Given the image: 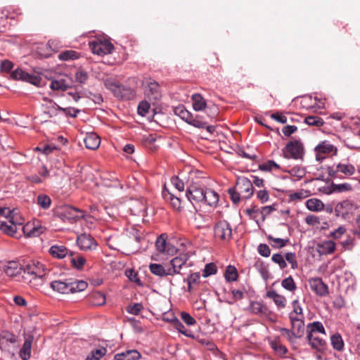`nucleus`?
<instances>
[{
  "instance_id": "0e129e2a",
  "label": "nucleus",
  "mask_w": 360,
  "mask_h": 360,
  "mask_svg": "<svg viewBox=\"0 0 360 360\" xmlns=\"http://www.w3.org/2000/svg\"><path fill=\"white\" fill-rule=\"evenodd\" d=\"M217 271L216 265L214 263L207 264L205 266L202 276L207 278L210 276L214 275Z\"/></svg>"
},
{
  "instance_id": "7c9ffc66",
  "label": "nucleus",
  "mask_w": 360,
  "mask_h": 360,
  "mask_svg": "<svg viewBox=\"0 0 360 360\" xmlns=\"http://www.w3.org/2000/svg\"><path fill=\"white\" fill-rule=\"evenodd\" d=\"M162 195L166 200H169L172 206L175 210H179L181 207V200L179 198L175 196L174 194L171 193L168 189H167L165 186L164 189L162 191Z\"/></svg>"
},
{
  "instance_id": "6ab92c4d",
  "label": "nucleus",
  "mask_w": 360,
  "mask_h": 360,
  "mask_svg": "<svg viewBox=\"0 0 360 360\" xmlns=\"http://www.w3.org/2000/svg\"><path fill=\"white\" fill-rule=\"evenodd\" d=\"M192 224L197 229H202L208 226L210 224V217L203 215L195 210L191 218Z\"/></svg>"
},
{
  "instance_id": "680f3d73",
  "label": "nucleus",
  "mask_w": 360,
  "mask_h": 360,
  "mask_svg": "<svg viewBox=\"0 0 360 360\" xmlns=\"http://www.w3.org/2000/svg\"><path fill=\"white\" fill-rule=\"evenodd\" d=\"M150 109V103L146 101H142L138 105V113L141 116H146Z\"/></svg>"
},
{
  "instance_id": "69168bd1",
  "label": "nucleus",
  "mask_w": 360,
  "mask_h": 360,
  "mask_svg": "<svg viewBox=\"0 0 360 360\" xmlns=\"http://www.w3.org/2000/svg\"><path fill=\"white\" fill-rule=\"evenodd\" d=\"M78 58V53L74 51H65L60 53L59 58L62 60H68Z\"/></svg>"
},
{
  "instance_id": "13d9d810",
  "label": "nucleus",
  "mask_w": 360,
  "mask_h": 360,
  "mask_svg": "<svg viewBox=\"0 0 360 360\" xmlns=\"http://www.w3.org/2000/svg\"><path fill=\"white\" fill-rule=\"evenodd\" d=\"M288 173L297 178L298 180L302 179L306 174L305 169L300 167H294L288 171Z\"/></svg>"
},
{
  "instance_id": "3c124183",
  "label": "nucleus",
  "mask_w": 360,
  "mask_h": 360,
  "mask_svg": "<svg viewBox=\"0 0 360 360\" xmlns=\"http://www.w3.org/2000/svg\"><path fill=\"white\" fill-rule=\"evenodd\" d=\"M125 274L130 281L136 283L139 286L143 285V283L139 278L138 274L134 269H127L125 272Z\"/></svg>"
},
{
  "instance_id": "4be33fe9",
  "label": "nucleus",
  "mask_w": 360,
  "mask_h": 360,
  "mask_svg": "<svg viewBox=\"0 0 360 360\" xmlns=\"http://www.w3.org/2000/svg\"><path fill=\"white\" fill-rule=\"evenodd\" d=\"M85 146L88 149L96 150L101 144V139L96 133H89L84 138Z\"/></svg>"
},
{
  "instance_id": "4d7b16f0",
  "label": "nucleus",
  "mask_w": 360,
  "mask_h": 360,
  "mask_svg": "<svg viewBox=\"0 0 360 360\" xmlns=\"http://www.w3.org/2000/svg\"><path fill=\"white\" fill-rule=\"evenodd\" d=\"M20 270L21 269L20 268L18 269V264L14 262H10L8 266L6 268L5 273L8 276H14L20 273Z\"/></svg>"
},
{
  "instance_id": "de8ad7c7",
  "label": "nucleus",
  "mask_w": 360,
  "mask_h": 360,
  "mask_svg": "<svg viewBox=\"0 0 360 360\" xmlns=\"http://www.w3.org/2000/svg\"><path fill=\"white\" fill-rule=\"evenodd\" d=\"M291 327L292 330L297 334L299 337L304 332V320L302 319H295L294 322L291 323Z\"/></svg>"
},
{
  "instance_id": "8fccbe9b",
  "label": "nucleus",
  "mask_w": 360,
  "mask_h": 360,
  "mask_svg": "<svg viewBox=\"0 0 360 360\" xmlns=\"http://www.w3.org/2000/svg\"><path fill=\"white\" fill-rule=\"evenodd\" d=\"M304 122L309 126L321 127L324 122L322 118L319 116H307L305 117Z\"/></svg>"
},
{
  "instance_id": "2eb2a0df",
  "label": "nucleus",
  "mask_w": 360,
  "mask_h": 360,
  "mask_svg": "<svg viewBox=\"0 0 360 360\" xmlns=\"http://www.w3.org/2000/svg\"><path fill=\"white\" fill-rule=\"evenodd\" d=\"M44 101L46 103L42 104L41 111L42 115L46 118H52L56 117L59 112L60 107L58 105L53 101L44 98Z\"/></svg>"
},
{
  "instance_id": "09e8293b",
  "label": "nucleus",
  "mask_w": 360,
  "mask_h": 360,
  "mask_svg": "<svg viewBox=\"0 0 360 360\" xmlns=\"http://www.w3.org/2000/svg\"><path fill=\"white\" fill-rule=\"evenodd\" d=\"M334 146L327 142H322L315 148V150L317 153H321L323 154H328L333 152Z\"/></svg>"
},
{
  "instance_id": "0eeeda50",
  "label": "nucleus",
  "mask_w": 360,
  "mask_h": 360,
  "mask_svg": "<svg viewBox=\"0 0 360 360\" xmlns=\"http://www.w3.org/2000/svg\"><path fill=\"white\" fill-rule=\"evenodd\" d=\"M145 96L150 100L156 101L162 96L159 84L150 78L146 79L143 82Z\"/></svg>"
},
{
  "instance_id": "052dcab7",
  "label": "nucleus",
  "mask_w": 360,
  "mask_h": 360,
  "mask_svg": "<svg viewBox=\"0 0 360 360\" xmlns=\"http://www.w3.org/2000/svg\"><path fill=\"white\" fill-rule=\"evenodd\" d=\"M271 260L274 263L277 264L281 269H283L287 266V263L285 260V258L281 254H274L271 257Z\"/></svg>"
},
{
  "instance_id": "dca6fc26",
  "label": "nucleus",
  "mask_w": 360,
  "mask_h": 360,
  "mask_svg": "<svg viewBox=\"0 0 360 360\" xmlns=\"http://www.w3.org/2000/svg\"><path fill=\"white\" fill-rule=\"evenodd\" d=\"M311 289L321 297H325L328 295V287L323 283L322 278L319 277L311 278L309 280Z\"/></svg>"
},
{
  "instance_id": "c03bdc74",
  "label": "nucleus",
  "mask_w": 360,
  "mask_h": 360,
  "mask_svg": "<svg viewBox=\"0 0 360 360\" xmlns=\"http://www.w3.org/2000/svg\"><path fill=\"white\" fill-rule=\"evenodd\" d=\"M277 205L273 204L271 205L262 207L259 209V214L262 221L265 220L266 217L271 214L274 211L276 210Z\"/></svg>"
},
{
  "instance_id": "37998d69",
  "label": "nucleus",
  "mask_w": 360,
  "mask_h": 360,
  "mask_svg": "<svg viewBox=\"0 0 360 360\" xmlns=\"http://www.w3.org/2000/svg\"><path fill=\"white\" fill-rule=\"evenodd\" d=\"M307 332H311L312 334H316V333L322 334L326 333V330L323 324L319 321H314L313 323H309L307 326Z\"/></svg>"
},
{
  "instance_id": "7ed1b4c3",
  "label": "nucleus",
  "mask_w": 360,
  "mask_h": 360,
  "mask_svg": "<svg viewBox=\"0 0 360 360\" xmlns=\"http://www.w3.org/2000/svg\"><path fill=\"white\" fill-rule=\"evenodd\" d=\"M282 153L286 159H302L304 154L303 143L300 140L289 141L283 148Z\"/></svg>"
},
{
  "instance_id": "bf43d9fd",
  "label": "nucleus",
  "mask_w": 360,
  "mask_h": 360,
  "mask_svg": "<svg viewBox=\"0 0 360 360\" xmlns=\"http://www.w3.org/2000/svg\"><path fill=\"white\" fill-rule=\"evenodd\" d=\"M271 346L272 349L280 355L285 354L288 352L286 347L280 344L277 340L272 341L271 342Z\"/></svg>"
},
{
  "instance_id": "1a4fd4ad",
  "label": "nucleus",
  "mask_w": 360,
  "mask_h": 360,
  "mask_svg": "<svg viewBox=\"0 0 360 360\" xmlns=\"http://www.w3.org/2000/svg\"><path fill=\"white\" fill-rule=\"evenodd\" d=\"M89 46L92 53L98 56L111 53L114 49L113 45L106 40H94L89 43Z\"/></svg>"
},
{
  "instance_id": "4468645a",
  "label": "nucleus",
  "mask_w": 360,
  "mask_h": 360,
  "mask_svg": "<svg viewBox=\"0 0 360 360\" xmlns=\"http://www.w3.org/2000/svg\"><path fill=\"white\" fill-rule=\"evenodd\" d=\"M236 188L240 193L243 194V198H250L253 194V186L252 181L247 177H238L236 182Z\"/></svg>"
},
{
  "instance_id": "a19ab883",
  "label": "nucleus",
  "mask_w": 360,
  "mask_h": 360,
  "mask_svg": "<svg viewBox=\"0 0 360 360\" xmlns=\"http://www.w3.org/2000/svg\"><path fill=\"white\" fill-rule=\"evenodd\" d=\"M225 279L228 282H232L236 281L238 279V274L236 268L233 266L229 265L226 267V271H225Z\"/></svg>"
},
{
  "instance_id": "e433bc0d",
  "label": "nucleus",
  "mask_w": 360,
  "mask_h": 360,
  "mask_svg": "<svg viewBox=\"0 0 360 360\" xmlns=\"http://www.w3.org/2000/svg\"><path fill=\"white\" fill-rule=\"evenodd\" d=\"M330 342L334 349L339 352L343 350L345 345L342 336L339 333L333 334L330 337Z\"/></svg>"
},
{
  "instance_id": "c85d7f7f",
  "label": "nucleus",
  "mask_w": 360,
  "mask_h": 360,
  "mask_svg": "<svg viewBox=\"0 0 360 360\" xmlns=\"http://www.w3.org/2000/svg\"><path fill=\"white\" fill-rule=\"evenodd\" d=\"M266 297L273 300L278 308H284L286 304V299L284 296L278 294L275 290H269Z\"/></svg>"
},
{
  "instance_id": "58836bf2",
  "label": "nucleus",
  "mask_w": 360,
  "mask_h": 360,
  "mask_svg": "<svg viewBox=\"0 0 360 360\" xmlns=\"http://www.w3.org/2000/svg\"><path fill=\"white\" fill-rule=\"evenodd\" d=\"M173 111L176 115L179 116L181 120H183L186 122H187V120L190 117V115H191V112L188 111L186 109L185 106L183 105H179L174 108Z\"/></svg>"
},
{
  "instance_id": "6e6552de",
  "label": "nucleus",
  "mask_w": 360,
  "mask_h": 360,
  "mask_svg": "<svg viewBox=\"0 0 360 360\" xmlns=\"http://www.w3.org/2000/svg\"><path fill=\"white\" fill-rule=\"evenodd\" d=\"M206 188L198 185L197 183L191 184L186 192L187 199L193 204L202 203L205 197Z\"/></svg>"
},
{
  "instance_id": "393cba45",
  "label": "nucleus",
  "mask_w": 360,
  "mask_h": 360,
  "mask_svg": "<svg viewBox=\"0 0 360 360\" xmlns=\"http://www.w3.org/2000/svg\"><path fill=\"white\" fill-rule=\"evenodd\" d=\"M49 252L53 257L63 259L68 255H70L71 252L64 245H55L50 248Z\"/></svg>"
},
{
  "instance_id": "5701e85b",
  "label": "nucleus",
  "mask_w": 360,
  "mask_h": 360,
  "mask_svg": "<svg viewBox=\"0 0 360 360\" xmlns=\"http://www.w3.org/2000/svg\"><path fill=\"white\" fill-rule=\"evenodd\" d=\"M33 340L34 337L32 335H29L25 339L22 347L19 352V355L22 360H27L30 358Z\"/></svg>"
},
{
  "instance_id": "4c0bfd02",
  "label": "nucleus",
  "mask_w": 360,
  "mask_h": 360,
  "mask_svg": "<svg viewBox=\"0 0 360 360\" xmlns=\"http://www.w3.org/2000/svg\"><path fill=\"white\" fill-rule=\"evenodd\" d=\"M70 262L75 269H81L86 263V259L81 255L74 256L73 253L70 252Z\"/></svg>"
},
{
  "instance_id": "5fc2aeb1",
  "label": "nucleus",
  "mask_w": 360,
  "mask_h": 360,
  "mask_svg": "<svg viewBox=\"0 0 360 360\" xmlns=\"http://www.w3.org/2000/svg\"><path fill=\"white\" fill-rule=\"evenodd\" d=\"M281 285L290 292H293L296 289V285L292 276L283 279L281 282Z\"/></svg>"
},
{
  "instance_id": "c9c22d12",
  "label": "nucleus",
  "mask_w": 360,
  "mask_h": 360,
  "mask_svg": "<svg viewBox=\"0 0 360 360\" xmlns=\"http://www.w3.org/2000/svg\"><path fill=\"white\" fill-rule=\"evenodd\" d=\"M51 198L46 194H39L37 198V205L43 210H48L51 205Z\"/></svg>"
},
{
  "instance_id": "f03ea898",
  "label": "nucleus",
  "mask_w": 360,
  "mask_h": 360,
  "mask_svg": "<svg viewBox=\"0 0 360 360\" xmlns=\"http://www.w3.org/2000/svg\"><path fill=\"white\" fill-rule=\"evenodd\" d=\"M189 259L188 253H180L178 256L172 258L169 262L165 263L168 277H172L169 279V283L174 285L173 278L176 275H182L181 270L186 265Z\"/></svg>"
},
{
  "instance_id": "864d4df0",
  "label": "nucleus",
  "mask_w": 360,
  "mask_h": 360,
  "mask_svg": "<svg viewBox=\"0 0 360 360\" xmlns=\"http://www.w3.org/2000/svg\"><path fill=\"white\" fill-rule=\"evenodd\" d=\"M268 239L274 243L271 245L274 248H282L285 247L288 242V239L274 238L271 235L268 236Z\"/></svg>"
},
{
  "instance_id": "2f4dec72",
  "label": "nucleus",
  "mask_w": 360,
  "mask_h": 360,
  "mask_svg": "<svg viewBox=\"0 0 360 360\" xmlns=\"http://www.w3.org/2000/svg\"><path fill=\"white\" fill-rule=\"evenodd\" d=\"M188 124L196 128L202 129L206 126L205 119L200 115H191L186 122Z\"/></svg>"
},
{
  "instance_id": "423d86ee",
  "label": "nucleus",
  "mask_w": 360,
  "mask_h": 360,
  "mask_svg": "<svg viewBox=\"0 0 360 360\" xmlns=\"http://www.w3.org/2000/svg\"><path fill=\"white\" fill-rule=\"evenodd\" d=\"M19 344L17 341V337L8 331H3L0 334V347L2 350L8 352L9 354H14L18 348Z\"/></svg>"
},
{
  "instance_id": "9b49d317",
  "label": "nucleus",
  "mask_w": 360,
  "mask_h": 360,
  "mask_svg": "<svg viewBox=\"0 0 360 360\" xmlns=\"http://www.w3.org/2000/svg\"><path fill=\"white\" fill-rule=\"evenodd\" d=\"M77 243L79 249L83 251H91L96 250L98 243L89 234L82 233L77 236Z\"/></svg>"
},
{
  "instance_id": "f704fd0d",
  "label": "nucleus",
  "mask_w": 360,
  "mask_h": 360,
  "mask_svg": "<svg viewBox=\"0 0 360 360\" xmlns=\"http://www.w3.org/2000/svg\"><path fill=\"white\" fill-rule=\"evenodd\" d=\"M70 87V84L67 79L65 78H60L58 79H54L51 82L50 88L54 91H65Z\"/></svg>"
},
{
  "instance_id": "39448f33",
  "label": "nucleus",
  "mask_w": 360,
  "mask_h": 360,
  "mask_svg": "<svg viewBox=\"0 0 360 360\" xmlns=\"http://www.w3.org/2000/svg\"><path fill=\"white\" fill-rule=\"evenodd\" d=\"M11 77L15 80L29 82L37 87H41L44 85L42 78L39 75L30 74L20 68H17L12 72Z\"/></svg>"
},
{
  "instance_id": "b1692460",
  "label": "nucleus",
  "mask_w": 360,
  "mask_h": 360,
  "mask_svg": "<svg viewBox=\"0 0 360 360\" xmlns=\"http://www.w3.org/2000/svg\"><path fill=\"white\" fill-rule=\"evenodd\" d=\"M335 248L336 245L332 240H326L317 245V251L321 255L332 254Z\"/></svg>"
},
{
  "instance_id": "9d476101",
  "label": "nucleus",
  "mask_w": 360,
  "mask_h": 360,
  "mask_svg": "<svg viewBox=\"0 0 360 360\" xmlns=\"http://www.w3.org/2000/svg\"><path fill=\"white\" fill-rule=\"evenodd\" d=\"M20 269L23 271L24 276L30 275L33 278H42L45 276V269L44 265L39 262H30L27 264L21 265Z\"/></svg>"
},
{
  "instance_id": "f3484780",
  "label": "nucleus",
  "mask_w": 360,
  "mask_h": 360,
  "mask_svg": "<svg viewBox=\"0 0 360 360\" xmlns=\"http://www.w3.org/2000/svg\"><path fill=\"white\" fill-rule=\"evenodd\" d=\"M112 86L115 95L121 99L130 100L134 96V91L130 87L117 84H114Z\"/></svg>"
},
{
  "instance_id": "f257e3e1",
  "label": "nucleus",
  "mask_w": 360,
  "mask_h": 360,
  "mask_svg": "<svg viewBox=\"0 0 360 360\" xmlns=\"http://www.w3.org/2000/svg\"><path fill=\"white\" fill-rule=\"evenodd\" d=\"M4 220L21 229L27 237H37L44 231V228L42 226L32 227V225L30 224L23 226L25 220L15 210H13L11 211V214H9L8 217H7V219Z\"/></svg>"
},
{
  "instance_id": "49530a36",
  "label": "nucleus",
  "mask_w": 360,
  "mask_h": 360,
  "mask_svg": "<svg viewBox=\"0 0 360 360\" xmlns=\"http://www.w3.org/2000/svg\"><path fill=\"white\" fill-rule=\"evenodd\" d=\"M91 303L94 305L101 306L105 303L106 299L103 293L101 292H95L91 297Z\"/></svg>"
},
{
  "instance_id": "f8f14e48",
  "label": "nucleus",
  "mask_w": 360,
  "mask_h": 360,
  "mask_svg": "<svg viewBox=\"0 0 360 360\" xmlns=\"http://www.w3.org/2000/svg\"><path fill=\"white\" fill-rule=\"evenodd\" d=\"M356 208L352 201L345 200L337 204L335 212L336 216L346 219Z\"/></svg>"
},
{
  "instance_id": "a211bd4d",
  "label": "nucleus",
  "mask_w": 360,
  "mask_h": 360,
  "mask_svg": "<svg viewBox=\"0 0 360 360\" xmlns=\"http://www.w3.org/2000/svg\"><path fill=\"white\" fill-rule=\"evenodd\" d=\"M307 338L309 345L314 349L322 352L326 348V341L316 334H312L311 332H307Z\"/></svg>"
},
{
  "instance_id": "473e14b6",
  "label": "nucleus",
  "mask_w": 360,
  "mask_h": 360,
  "mask_svg": "<svg viewBox=\"0 0 360 360\" xmlns=\"http://www.w3.org/2000/svg\"><path fill=\"white\" fill-rule=\"evenodd\" d=\"M87 283L84 281L69 280V293H75L84 290L87 288Z\"/></svg>"
},
{
  "instance_id": "6e6d98bb",
  "label": "nucleus",
  "mask_w": 360,
  "mask_h": 360,
  "mask_svg": "<svg viewBox=\"0 0 360 360\" xmlns=\"http://www.w3.org/2000/svg\"><path fill=\"white\" fill-rule=\"evenodd\" d=\"M281 167L274 160H268L259 165V169L262 171H271L273 169H280Z\"/></svg>"
},
{
  "instance_id": "c756f323",
  "label": "nucleus",
  "mask_w": 360,
  "mask_h": 360,
  "mask_svg": "<svg viewBox=\"0 0 360 360\" xmlns=\"http://www.w3.org/2000/svg\"><path fill=\"white\" fill-rule=\"evenodd\" d=\"M165 263L157 264V263H151L149 265V269L150 272L159 277H168L167 269H166Z\"/></svg>"
},
{
  "instance_id": "774afa93",
  "label": "nucleus",
  "mask_w": 360,
  "mask_h": 360,
  "mask_svg": "<svg viewBox=\"0 0 360 360\" xmlns=\"http://www.w3.org/2000/svg\"><path fill=\"white\" fill-rule=\"evenodd\" d=\"M143 309V305L140 303H134L127 307V311L133 315H138Z\"/></svg>"
},
{
  "instance_id": "412c9836",
  "label": "nucleus",
  "mask_w": 360,
  "mask_h": 360,
  "mask_svg": "<svg viewBox=\"0 0 360 360\" xmlns=\"http://www.w3.org/2000/svg\"><path fill=\"white\" fill-rule=\"evenodd\" d=\"M141 354L136 349H129L116 354L115 360H138L141 358Z\"/></svg>"
},
{
  "instance_id": "72a5a7b5",
  "label": "nucleus",
  "mask_w": 360,
  "mask_h": 360,
  "mask_svg": "<svg viewBox=\"0 0 360 360\" xmlns=\"http://www.w3.org/2000/svg\"><path fill=\"white\" fill-rule=\"evenodd\" d=\"M307 208L312 212H319L323 210L324 204L317 198H310L306 202Z\"/></svg>"
},
{
  "instance_id": "338daca9",
  "label": "nucleus",
  "mask_w": 360,
  "mask_h": 360,
  "mask_svg": "<svg viewBox=\"0 0 360 360\" xmlns=\"http://www.w3.org/2000/svg\"><path fill=\"white\" fill-rule=\"evenodd\" d=\"M285 262H288L292 269H295L298 267L296 255L294 252H287L285 255Z\"/></svg>"
},
{
  "instance_id": "603ef678",
  "label": "nucleus",
  "mask_w": 360,
  "mask_h": 360,
  "mask_svg": "<svg viewBox=\"0 0 360 360\" xmlns=\"http://www.w3.org/2000/svg\"><path fill=\"white\" fill-rule=\"evenodd\" d=\"M172 325L181 334L186 337H192L191 332L186 329L184 324L177 318L174 320Z\"/></svg>"
},
{
  "instance_id": "ea45409f",
  "label": "nucleus",
  "mask_w": 360,
  "mask_h": 360,
  "mask_svg": "<svg viewBox=\"0 0 360 360\" xmlns=\"http://www.w3.org/2000/svg\"><path fill=\"white\" fill-rule=\"evenodd\" d=\"M336 172H341L346 176H351L355 172V167L351 164H341L339 163L336 166Z\"/></svg>"
},
{
  "instance_id": "cd10ccee",
  "label": "nucleus",
  "mask_w": 360,
  "mask_h": 360,
  "mask_svg": "<svg viewBox=\"0 0 360 360\" xmlns=\"http://www.w3.org/2000/svg\"><path fill=\"white\" fill-rule=\"evenodd\" d=\"M192 105L195 111H201L206 108L205 99L200 94H194L191 96Z\"/></svg>"
},
{
  "instance_id": "a18cd8bd",
  "label": "nucleus",
  "mask_w": 360,
  "mask_h": 360,
  "mask_svg": "<svg viewBox=\"0 0 360 360\" xmlns=\"http://www.w3.org/2000/svg\"><path fill=\"white\" fill-rule=\"evenodd\" d=\"M231 291L233 295V301L230 302V304H233L238 300H243L245 297V294L247 293V290L244 286H242L239 289L233 288Z\"/></svg>"
},
{
  "instance_id": "20e7f679",
  "label": "nucleus",
  "mask_w": 360,
  "mask_h": 360,
  "mask_svg": "<svg viewBox=\"0 0 360 360\" xmlns=\"http://www.w3.org/2000/svg\"><path fill=\"white\" fill-rule=\"evenodd\" d=\"M82 211L77 208L65 205L59 208L56 212V216L60 218L64 222L72 223L78 219L82 218L84 216Z\"/></svg>"
},
{
  "instance_id": "e2e57ef3",
  "label": "nucleus",
  "mask_w": 360,
  "mask_h": 360,
  "mask_svg": "<svg viewBox=\"0 0 360 360\" xmlns=\"http://www.w3.org/2000/svg\"><path fill=\"white\" fill-rule=\"evenodd\" d=\"M167 243H168L166 241V239L164 238V235H161L157 238L155 241L157 250L160 253H163L164 251H165Z\"/></svg>"
},
{
  "instance_id": "aec40b11",
  "label": "nucleus",
  "mask_w": 360,
  "mask_h": 360,
  "mask_svg": "<svg viewBox=\"0 0 360 360\" xmlns=\"http://www.w3.org/2000/svg\"><path fill=\"white\" fill-rule=\"evenodd\" d=\"M0 230L5 234L18 238L21 236L20 233H18L20 229L9 224L8 221L0 218Z\"/></svg>"
},
{
  "instance_id": "a878e982",
  "label": "nucleus",
  "mask_w": 360,
  "mask_h": 360,
  "mask_svg": "<svg viewBox=\"0 0 360 360\" xmlns=\"http://www.w3.org/2000/svg\"><path fill=\"white\" fill-rule=\"evenodd\" d=\"M219 195L213 190L206 189L205 197L202 203L206 204L210 207H214L218 204Z\"/></svg>"
},
{
  "instance_id": "ddd939ff",
  "label": "nucleus",
  "mask_w": 360,
  "mask_h": 360,
  "mask_svg": "<svg viewBox=\"0 0 360 360\" xmlns=\"http://www.w3.org/2000/svg\"><path fill=\"white\" fill-rule=\"evenodd\" d=\"M214 235L222 240H229L232 237V229L226 221H219L214 226Z\"/></svg>"
},
{
  "instance_id": "bb28decb",
  "label": "nucleus",
  "mask_w": 360,
  "mask_h": 360,
  "mask_svg": "<svg viewBox=\"0 0 360 360\" xmlns=\"http://www.w3.org/2000/svg\"><path fill=\"white\" fill-rule=\"evenodd\" d=\"M51 288L56 292L61 294L69 293V280L53 281L50 283Z\"/></svg>"
},
{
  "instance_id": "79ce46f5",
  "label": "nucleus",
  "mask_w": 360,
  "mask_h": 360,
  "mask_svg": "<svg viewBox=\"0 0 360 360\" xmlns=\"http://www.w3.org/2000/svg\"><path fill=\"white\" fill-rule=\"evenodd\" d=\"M107 349L105 347H100L93 349L87 356L86 360H100L103 356L105 355Z\"/></svg>"
}]
</instances>
